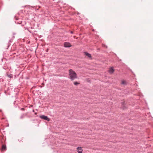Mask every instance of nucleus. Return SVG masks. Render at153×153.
Masks as SVG:
<instances>
[{
    "label": "nucleus",
    "mask_w": 153,
    "mask_h": 153,
    "mask_svg": "<svg viewBox=\"0 0 153 153\" xmlns=\"http://www.w3.org/2000/svg\"><path fill=\"white\" fill-rule=\"evenodd\" d=\"M77 78V74L75 72L71 69H70L69 71V78L73 81Z\"/></svg>",
    "instance_id": "f257e3e1"
},
{
    "label": "nucleus",
    "mask_w": 153,
    "mask_h": 153,
    "mask_svg": "<svg viewBox=\"0 0 153 153\" xmlns=\"http://www.w3.org/2000/svg\"><path fill=\"white\" fill-rule=\"evenodd\" d=\"M40 117L41 119L46 120L48 121H49L50 120V119L49 118H48V117H47L46 116H45V115L40 116Z\"/></svg>",
    "instance_id": "f03ea898"
},
{
    "label": "nucleus",
    "mask_w": 153,
    "mask_h": 153,
    "mask_svg": "<svg viewBox=\"0 0 153 153\" xmlns=\"http://www.w3.org/2000/svg\"><path fill=\"white\" fill-rule=\"evenodd\" d=\"M64 45L65 47H70L71 46V44L68 42H64Z\"/></svg>",
    "instance_id": "7ed1b4c3"
},
{
    "label": "nucleus",
    "mask_w": 153,
    "mask_h": 153,
    "mask_svg": "<svg viewBox=\"0 0 153 153\" xmlns=\"http://www.w3.org/2000/svg\"><path fill=\"white\" fill-rule=\"evenodd\" d=\"M114 70L113 67L110 68L108 70L109 72L111 74H112L114 72Z\"/></svg>",
    "instance_id": "20e7f679"
},
{
    "label": "nucleus",
    "mask_w": 153,
    "mask_h": 153,
    "mask_svg": "<svg viewBox=\"0 0 153 153\" xmlns=\"http://www.w3.org/2000/svg\"><path fill=\"white\" fill-rule=\"evenodd\" d=\"M76 149L78 152H81L83 151V150L82 149V148L81 147H78L76 148Z\"/></svg>",
    "instance_id": "39448f33"
},
{
    "label": "nucleus",
    "mask_w": 153,
    "mask_h": 153,
    "mask_svg": "<svg viewBox=\"0 0 153 153\" xmlns=\"http://www.w3.org/2000/svg\"><path fill=\"white\" fill-rule=\"evenodd\" d=\"M7 148L5 145L3 144L2 146L1 150L2 151H4L6 150Z\"/></svg>",
    "instance_id": "423d86ee"
},
{
    "label": "nucleus",
    "mask_w": 153,
    "mask_h": 153,
    "mask_svg": "<svg viewBox=\"0 0 153 153\" xmlns=\"http://www.w3.org/2000/svg\"><path fill=\"white\" fill-rule=\"evenodd\" d=\"M84 54L86 56H87L88 57H91V55L89 53H87V52H85Z\"/></svg>",
    "instance_id": "0eeeda50"
},
{
    "label": "nucleus",
    "mask_w": 153,
    "mask_h": 153,
    "mask_svg": "<svg viewBox=\"0 0 153 153\" xmlns=\"http://www.w3.org/2000/svg\"><path fill=\"white\" fill-rule=\"evenodd\" d=\"M121 84L123 85H126L127 82L125 80H123L121 81Z\"/></svg>",
    "instance_id": "6e6552de"
},
{
    "label": "nucleus",
    "mask_w": 153,
    "mask_h": 153,
    "mask_svg": "<svg viewBox=\"0 0 153 153\" xmlns=\"http://www.w3.org/2000/svg\"><path fill=\"white\" fill-rule=\"evenodd\" d=\"M74 84L75 85H78L80 83L78 82H74Z\"/></svg>",
    "instance_id": "1a4fd4ad"
},
{
    "label": "nucleus",
    "mask_w": 153,
    "mask_h": 153,
    "mask_svg": "<svg viewBox=\"0 0 153 153\" xmlns=\"http://www.w3.org/2000/svg\"><path fill=\"white\" fill-rule=\"evenodd\" d=\"M7 76L9 78H12L13 77V75L12 74H7Z\"/></svg>",
    "instance_id": "9d476101"
},
{
    "label": "nucleus",
    "mask_w": 153,
    "mask_h": 153,
    "mask_svg": "<svg viewBox=\"0 0 153 153\" xmlns=\"http://www.w3.org/2000/svg\"><path fill=\"white\" fill-rule=\"evenodd\" d=\"M78 152V153H83L82 152Z\"/></svg>",
    "instance_id": "9b49d317"
},
{
    "label": "nucleus",
    "mask_w": 153,
    "mask_h": 153,
    "mask_svg": "<svg viewBox=\"0 0 153 153\" xmlns=\"http://www.w3.org/2000/svg\"><path fill=\"white\" fill-rule=\"evenodd\" d=\"M71 33H73V32H72V31H71Z\"/></svg>",
    "instance_id": "f8f14e48"
}]
</instances>
